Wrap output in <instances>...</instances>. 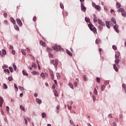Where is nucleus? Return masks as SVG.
I'll list each match as a JSON object with an SVG mask.
<instances>
[{
    "instance_id": "1",
    "label": "nucleus",
    "mask_w": 126,
    "mask_h": 126,
    "mask_svg": "<svg viewBox=\"0 0 126 126\" xmlns=\"http://www.w3.org/2000/svg\"><path fill=\"white\" fill-rule=\"evenodd\" d=\"M89 27L92 31H93L94 33L95 34H97V30L96 29V28L94 27L93 25L92 24L90 23V24L88 25Z\"/></svg>"
},
{
    "instance_id": "2",
    "label": "nucleus",
    "mask_w": 126,
    "mask_h": 126,
    "mask_svg": "<svg viewBox=\"0 0 126 126\" xmlns=\"http://www.w3.org/2000/svg\"><path fill=\"white\" fill-rule=\"evenodd\" d=\"M52 48L54 51H56V52H59V51H63V49L60 46H58L57 45H55L54 46H53Z\"/></svg>"
},
{
    "instance_id": "3",
    "label": "nucleus",
    "mask_w": 126,
    "mask_h": 126,
    "mask_svg": "<svg viewBox=\"0 0 126 126\" xmlns=\"http://www.w3.org/2000/svg\"><path fill=\"white\" fill-rule=\"evenodd\" d=\"M51 63H53V64L54 65L56 68L58 67V64H59V62L58 61L57 59H55V60H51Z\"/></svg>"
},
{
    "instance_id": "4",
    "label": "nucleus",
    "mask_w": 126,
    "mask_h": 126,
    "mask_svg": "<svg viewBox=\"0 0 126 126\" xmlns=\"http://www.w3.org/2000/svg\"><path fill=\"white\" fill-rule=\"evenodd\" d=\"M40 76L42 77V79H45L46 77H48V76H49V75L47 73L42 72L40 74Z\"/></svg>"
},
{
    "instance_id": "5",
    "label": "nucleus",
    "mask_w": 126,
    "mask_h": 126,
    "mask_svg": "<svg viewBox=\"0 0 126 126\" xmlns=\"http://www.w3.org/2000/svg\"><path fill=\"white\" fill-rule=\"evenodd\" d=\"M105 24L106 26V27H107V28L110 29V25H111V26H113V25H114L112 23L111 21H106L105 22Z\"/></svg>"
},
{
    "instance_id": "6",
    "label": "nucleus",
    "mask_w": 126,
    "mask_h": 126,
    "mask_svg": "<svg viewBox=\"0 0 126 126\" xmlns=\"http://www.w3.org/2000/svg\"><path fill=\"white\" fill-rule=\"evenodd\" d=\"M49 73L51 75V79L54 80V79H55V77L54 76V71H53V70H50Z\"/></svg>"
},
{
    "instance_id": "7",
    "label": "nucleus",
    "mask_w": 126,
    "mask_h": 126,
    "mask_svg": "<svg viewBox=\"0 0 126 126\" xmlns=\"http://www.w3.org/2000/svg\"><path fill=\"white\" fill-rule=\"evenodd\" d=\"M97 22L99 25H101V26H105V23L103 22L100 19H97Z\"/></svg>"
},
{
    "instance_id": "8",
    "label": "nucleus",
    "mask_w": 126,
    "mask_h": 126,
    "mask_svg": "<svg viewBox=\"0 0 126 126\" xmlns=\"http://www.w3.org/2000/svg\"><path fill=\"white\" fill-rule=\"evenodd\" d=\"M81 10H82L84 12H85L86 11V7L84 6L83 4V2L81 3Z\"/></svg>"
},
{
    "instance_id": "9",
    "label": "nucleus",
    "mask_w": 126,
    "mask_h": 126,
    "mask_svg": "<svg viewBox=\"0 0 126 126\" xmlns=\"http://www.w3.org/2000/svg\"><path fill=\"white\" fill-rule=\"evenodd\" d=\"M16 21L18 25H19L20 26H22V21H21V20L19 18H17Z\"/></svg>"
},
{
    "instance_id": "10",
    "label": "nucleus",
    "mask_w": 126,
    "mask_h": 126,
    "mask_svg": "<svg viewBox=\"0 0 126 126\" xmlns=\"http://www.w3.org/2000/svg\"><path fill=\"white\" fill-rule=\"evenodd\" d=\"M1 52L2 53L1 54L2 55H1V57H3L5 55H6V51L5 50L2 49Z\"/></svg>"
},
{
    "instance_id": "11",
    "label": "nucleus",
    "mask_w": 126,
    "mask_h": 126,
    "mask_svg": "<svg viewBox=\"0 0 126 126\" xmlns=\"http://www.w3.org/2000/svg\"><path fill=\"white\" fill-rule=\"evenodd\" d=\"M118 28H119V26H118V25L116 24L114 26V29L115 30V31L117 33H119V30H118Z\"/></svg>"
},
{
    "instance_id": "12",
    "label": "nucleus",
    "mask_w": 126,
    "mask_h": 126,
    "mask_svg": "<svg viewBox=\"0 0 126 126\" xmlns=\"http://www.w3.org/2000/svg\"><path fill=\"white\" fill-rule=\"evenodd\" d=\"M3 103V99L2 97H0V107H2V104Z\"/></svg>"
},
{
    "instance_id": "13",
    "label": "nucleus",
    "mask_w": 126,
    "mask_h": 126,
    "mask_svg": "<svg viewBox=\"0 0 126 126\" xmlns=\"http://www.w3.org/2000/svg\"><path fill=\"white\" fill-rule=\"evenodd\" d=\"M66 53H67V55L70 56V57H72V53L71 52H70V51H69L67 49L66 50Z\"/></svg>"
},
{
    "instance_id": "14",
    "label": "nucleus",
    "mask_w": 126,
    "mask_h": 126,
    "mask_svg": "<svg viewBox=\"0 0 126 126\" xmlns=\"http://www.w3.org/2000/svg\"><path fill=\"white\" fill-rule=\"evenodd\" d=\"M32 74L33 75H39L40 74V73L37 71H34L33 72H32Z\"/></svg>"
},
{
    "instance_id": "15",
    "label": "nucleus",
    "mask_w": 126,
    "mask_h": 126,
    "mask_svg": "<svg viewBox=\"0 0 126 126\" xmlns=\"http://www.w3.org/2000/svg\"><path fill=\"white\" fill-rule=\"evenodd\" d=\"M94 22L96 23L97 22V17H96V15L94 14Z\"/></svg>"
},
{
    "instance_id": "16",
    "label": "nucleus",
    "mask_w": 126,
    "mask_h": 126,
    "mask_svg": "<svg viewBox=\"0 0 126 126\" xmlns=\"http://www.w3.org/2000/svg\"><path fill=\"white\" fill-rule=\"evenodd\" d=\"M35 101L38 103V104H41V103H42V100L39 98H36Z\"/></svg>"
},
{
    "instance_id": "17",
    "label": "nucleus",
    "mask_w": 126,
    "mask_h": 126,
    "mask_svg": "<svg viewBox=\"0 0 126 126\" xmlns=\"http://www.w3.org/2000/svg\"><path fill=\"white\" fill-rule=\"evenodd\" d=\"M118 12H122L123 13V12H125V10L123 9V8H121L118 10Z\"/></svg>"
},
{
    "instance_id": "18",
    "label": "nucleus",
    "mask_w": 126,
    "mask_h": 126,
    "mask_svg": "<svg viewBox=\"0 0 126 126\" xmlns=\"http://www.w3.org/2000/svg\"><path fill=\"white\" fill-rule=\"evenodd\" d=\"M113 67L116 71H119V69H118V68L117 67V65H116V64H114Z\"/></svg>"
},
{
    "instance_id": "19",
    "label": "nucleus",
    "mask_w": 126,
    "mask_h": 126,
    "mask_svg": "<svg viewBox=\"0 0 126 126\" xmlns=\"http://www.w3.org/2000/svg\"><path fill=\"white\" fill-rule=\"evenodd\" d=\"M94 7H95V9H97V10H101V7L99 5H96Z\"/></svg>"
},
{
    "instance_id": "20",
    "label": "nucleus",
    "mask_w": 126,
    "mask_h": 126,
    "mask_svg": "<svg viewBox=\"0 0 126 126\" xmlns=\"http://www.w3.org/2000/svg\"><path fill=\"white\" fill-rule=\"evenodd\" d=\"M120 61L121 60L120 59H116L115 61V63H116V64L118 65L119 64V63H120Z\"/></svg>"
},
{
    "instance_id": "21",
    "label": "nucleus",
    "mask_w": 126,
    "mask_h": 126,
    "mask_svg": "<svg viewBox=\"0 0 126 126\" xmlns=\"http://www.w3.org/2000/svg\"><path fill=\"white\" fill-rule=\"evenodd\" d=\"M111 21L114 24H116L117 23V21H116V19H115V18H112L111 19Z\"/></svg>"
},
{
    "instance_id": "22",
    "label": "nucleus",
    "mask_w": 126,
    "mask_h": 126,
    "mask_svg": "<svg viewBox=\"0 0 126 126\" xmlns=\"http://www.w3.org/2000/svg\"><path fill=\"white\" fill-rule=\"evenodd\" d=\"M10 21H11V22H12L13 24H15V23H16V22H15L14 19H13V18H11L10 19Z\"/></svg>"
},
{
    "instance_id": "23",
    "label": "nucleus",
    "mask_w": 126,
    "mask_h": 126,
    "mask_svg": "<svg viewBox=\"0 0 126 126\" xmlns=\"http://www.w3.org/2000/svg\"><path fill=\"white\" fill-rule=\"evenodd\" d=\"M85 20L86 22H89V23H90V22H90V19H89V18L86 17V18H85Z\"/></svg>"
},
{
    "instance_id": "24",
    "label": "nucleus",
    "mask_w": 126,
    "mask_h": 126,
    "mask_svg": "<svg viewBox=\"0 0 126 126\" xmlns=\"http://www.w3.org/2000/svg\"><path fill=\"white\" fill-rule=\"evenodd\" d=\"M105 87H106L105 86V85H102L101 86V91H104V89H105Z\"/></svg>"
},
{
    "instance_id": "25",
    "label": "nucleus",
    "mask_w": 126,
    "mask_h": 126,
    "mask_svg": "<svg viewBox=\"0 0 126 126\" xmlns=\"http://www.w3.org/2000/svg\"><path fill=\"white\" fill-rule=\"evenodd\" d=\"M23 74H24V75L28 76V73H27V72H26V71H25V70H23Z\"/></svg>"
},
{
    "instance_id": "26",
    "label": "nucleus",
    "mask_w": 126,
    "mask_h": 126,
    "mask_svg": "<svg viewBox=\"0 0 126 126\" xmlns=\"http://www.w3.org/2000/svg\"><path fill=\"white\" fill-rule=\"evenodd\" d=\"M94 94L95 95H97L98 94V93L97 92V90L96 88H94Z\"/></svg>"
},
{
    "instance_id": "27",
    "label": "nucleus",
    "mask_w": 126,
    "mask_h": 126,
    "mask_svg": "<svg viewBox=\"0 0 126 126\" xmlns=\"http://www.w3.org/2000/svg\"><path fill=\"white\" fill-rule=\"evenodd\" d=\"M57 77L58 79H59V78H61V74L59 73H56Z\"/></svg>"
},
{
    "instance_id": "28",
    "label": "nucleus",
    "mask_w": 126,
    "mask_h": 126,
    "mask_svg": "<svg viewBox=\"0 0 126 126\" xmlns=\"http://www.w3.org/2000/svg\"><path fill=\"white\" fill-rule=\"evenodd\" d=\"M116 7L117 8H120V7H121V4H120V3H117Z\"/></svg>"
},
{
    "instance_id": "29",
    "label": "nucleus",
    "mask_w": 126,
    "mask_h": 126,
    "mask_svg": "<svg viewBox=\"0 0 126 126\" xmlns=\"http://www.w3.org/2000/svg\"><path fill=\"white\" fill-rule=\"evenodd\" d=\"M56 108H57V111H56L57 113H59L60 112V111H59V110H60V105H57Z\"/></svg>"
},
{
    "instance_id": "30",
    "label": "nucleus",
    "mask_w": 126,
    "mask_h": 126,
    "mask_svg": "<svg viewBox=\"0 0 126 126\" xmlns=\"http://www.w3.org/2000/svg\"><path fill=\"white\" fill-rule=\"evenodd\" d=\"M32 67H34V68L37 67V65L35 63H32Z\"/></svg>"
},
{
    "instance_id": "31",
    "label": "nucleus",
    "mask_w": 126,
    "mask_h": 126,
    "mask_svg": "<svg viewBox=\"0 0 126 126\" xmlns=\"http://www.w3.org/2000/svg\"><path fill=\"white\" fill-rule=\"evenodd\" d=\"M20 109H21V110H23V111H25V108H24V106L20 105Z\"/></svg>"
},
{
    "instance_id": "32",
    "label": "nucleus",
    "mask_w": 126,
    "mask_h": 126,
    "mask_svg": "<svg viewBox=\"0 0 126 126\" xmlns=\"http://www.w3.org/2000/svg\"><path fill=\"white\" fill-rule=\"evenodd\" d=\"M126 85L125 84H123L122 85V87H123V88H124L125 91H126Z\"/></svg>"
},
{
    "instance_id": "33",
    "label": "nucleus",
    "mask_w": 126,
    "mask_h": 126,
    "mask_svg": "<svg viewBox=\"0 0 126 126\" xmlns=\"http://www.w3.org/2000/svg\"><path fill=\"white\" fill-rule=\"evenodd\" d=\"M40 45H42V46H45V45H46L45 42H43L42 41H40Z\"/></svg>"
},
{
    "instance_id": "34",
    "label": "nucleus",
    "mask_w": 126,
    "mask_h": 126,
    "mask_svg": "<svg viewBox=\"0 0 126 126\" xmlns=\"http://www.w3.org/2000/svg\"><path fill=\"white\" fill-rule=\"evenodd\" d=\"M3 88L4 89H7V86L5 84H3Z\"/></svg>"
},
{
    "instance_id": "35",
    "label": "nucleus",
    "mask_w": 126,
    "mask_h": 126,
    "mask_svg": "<svg viewBox=\"0 0 126 126\" xmlns=\"http://www.w3.org/2000/svg\"><path fill=\"white\" fill-rule=\"evenodd\" d=\"M8 80H9V81H12V80H13V78L12 77H8Z\"/></svg>"
},
{
    "instance_id": "36",
    "label": "nucleus",
    "mask_w": 126,
    "mask_h": 126,
    "mask_svg": "<svg viewBox=\"0 0 126 126\" xmlns=\"http://www.w3.org/2000/svg\"><path fill=\"white\" fill-rule=\"evenodd\" d=\"M46 113L45 112H43L41 114L42 117L43 118H45V117H46Z\"/></svg>"
},
{
    "instance_id": "37",
    "label": "nucleus",
    "mask_w": 126,
    "mask_h": 126,
    "mask_svg": "<svg viewBox=\"0 0 126 126\" xmlns=\"http://www.w3.org/2000/svg\"><path fill=\"white\" fill-rule=\"evenodd\" d=\"M14 28L16 30H17V31H19V28H18V26H17V25L14 26Z\"/></svg>"
},
{
    "instance_id": "38",
    "label": "nucleus",
    "mask_w": 126,
    "mask_h": 126,
    "mask_svg": "<svg viewBox=\"0 0 126 126\" xmlns=\"http://www.w3.org/2000/svg\"><path fill=\"white\" fill-rule=\"evenodd\" d=\"M68 85L71 87L72 89H73V85H72V84H71V83H68Z\"/></svg>"
},
{
    "instance_id": "39",
    "label": "nucleus",
    "mask_w": 126,
    "mask_h": 126,
    "mask_svg": "<svg viewBox=\"0 0 126 126\" xmlns=\"http://www.w3.org/2000/svg\"><path fill=\"white\" fill-rule=\"evenodd\" d=\"M83 80H84V81H87V79H86L87 78L86 76L83 75Z\"/></svg>"
},
{
    "instance_id": "40",
    "label": "nucleus",
    "mask_w": 126,
    "mask_h": 126,
    "mask_svg": "<svg viewBox=\"0 0 126 126\" xmlns=\"http://www.w3.org/2000/svg\"><path fill=\"white\" fill-rule=\"evenodd\" d=\"M60 7H61V8H62V9H63L64 8L63 4L62 3V2H60Z\"/></svg>"
},
{
    "instance_id": "41",
    "label": "nucleus",
    "mask_w": 126,
    "mask_h": 126,
    "mask_svg": "<svg viewBox=\"0 0 126 126\" xmlns=\"http://www.w3.org/2000/svg\"><path fill=\"white\" fill-rule=\"evenodd\" d=\"M98 29H99L100 30V31H102V30H103V26H98Z\"/></svg>"
},
{
    "instance_id": "42",
    "label": "nucleus",
    "mask_w": 126,
    "mask_h": 126,
    "mask_svg": "<svg viewBox=\"0 0 126 126\" xmlns=\"http://www.w3.org/2000/svg\"><path fill=\"white\" fill-rule=\"evenodd\" d=\"M13 67L14 68V70H16V69H17L16 65H15V63L13 64Z\"/></svg>"
},
{
    "instance_id": "43",
    "label": "nucleus",
    "mask_w": 126,
    "mask_h": 126,
    "mask_svg": "<svg viewBox=\"0 0 126 126\" xmlns=\"http://www.w3.org/2000/svg\"><path fill=\"white\" fill-rule=\"evenodd\" d=\"M96 80L98 83H100V78L97 77L96 78Z\"/></svg>"
},
{
    "instance_id": "44",
    "label": "nucleus",
    "mask_w": 126,
    "mask_h": 126,
    "mask_svg": "<svg viewBox=\"0 0 126 126\" xmlns=\"http://www.w3.org/2000/svg\"><path fill=\"white\" fill-rule=\"evenodd\" d=\"M9 69L10 72H13V68H12V67H9Z\"/></svg>"
},
{
    "instance_id": "45",
    "label": "nucleus",
    "mask_w": 126,
    "mask_h": 126,
    "mask_svg": "<svg viewBox=\"0 0 126 126\" xmlns=\"http://www.w3.org/2000/svg\"><path fill=\"white\" fill-rule=\"evenodd\" d=\"M49 58H54V55H53V54H52V53H49Z\"/></svg>"
},
{
    "instance_id": "46",
    "label": "nucleus",
    "mask_w": 126,
    "mask_h": 126,
    "mask_svg": "<svg viewBox=\"0 0 126 126\" xmlns=\"http://www.w3.org/2000/svg\"><path fill=\"white\" fill-rule=\"evenodd\" d=\"M21 53L23 54V55H24V56H25L26 55V53H25V51H24V50H21Z\"/></svg>"
},
{
    "instance_id": "47",
    "label": "nucleus",
    "mask_w": 126,
    "mask_h": 126,
    "mask_svg": "<svg viewBox=\"0 0 126 126\" xmlns=\"http://www.w3.org/2000/svg\"><path fill=\"white\" fill-rule=\"evenodd\" d=\"M4 71L5 72H7V73H9V70H8V69H4Z\"/></svg>"
},
{
    "instance_id": "48",
    "label": "nucleus",
    "mask_w": 126,
    "mask_h": 126,
    "mask_svg": "<svg viewBox=\"0 0 126 126\" xmlns=\"http://www.w3.org/2000/svg\"><path fill=\"white\" fill-rule=\"evenodd\" d=\"M99 42H100V39H96L95 44H99Z\"/></svg>"
},
{
    "instance_id": "49",
    "label": "nucleus",
    "mask_w": 126,
    "mask_h": 126,
    "mask_svg": "<svg viewBox=\"0 0 126 126\" xmlns=\"http://www.w3.org/2000/svg\"><path fill=\"white\" fill-rule=\"evenodd\" d=\"M14 87L16 89V91H18V87H17V86H16V84H14Z\"/></svg>"
},
{
    "instance_id": "50",
    "label": "nucleus",
    "mask_w": 126,
    "mask_h": 126,
    "mask_svg": "<svg viewBox=\"0 0 126 126\" xmlns=\"http://www.w3.org/2000/svg\"><path fill=\"white\" fill-rule=\"evenodd\" d=\"M24 121H25V122L26 125L27 126L28 123V122L27 121V119H26V118H25V119H24Z\"/></svg>"
},
{
    "instance_id": "51",
    "label": "nucleus",
    "mask_w": 126,
    "mask_h": 126,
    "mask_svg": "<svg viewBox=\"0 0 126 126\" xmlns=\"http://www.w3.org/2000/svg\"><path fill=\"white\" fill-rule=\"evenodd\" d=\"M104 84H105V85H107V84H109V81H105Z\"/></svg>"
},
{
    "instance_id": "52",
    "label": "nucleus",
    "mask_w": 126,
    "mask_h": 126,
    "mask_svg": "<svg viewBox=\"0 0 126 126\" xmlns=\"http://www.w3.org/2000/svg\"><path fill=\"white\" fill-rule=\"evenodd\" d=\"M112 48L113 50H117V48L115 45H113Z\"/></svg>"
},
{
    "instance_id": "53",
    "label": "nucleus",
    "mask_w": 126,
    "mask_h": 126,
    "mask_svg": "<svg viewBox=\"0 0 126 126\" xmlns=\"http://www.w3.org/2000/svg\"><path fill=\"white\" fill-rule=\"evenodd\" d=\"M73 85H74V86L75 87H76V86H77V82H75V83H74Z\"/></svg>"
},
{
    "instance_id": "54",
    "label": "nucleus",
    "mask_w": 126,
    "mask_h": 126,
    "mask_svg": "<svg viewBox=\"0 0 126 126\" xmlns=\"http://www.w3.org/2000/svg\"><path fill=\"white\" fill-rule=\"evenodd\" d=\"M7 112H9V107L8 106H6V107Z\"/></svg>"
},
{
    "instance_id": "55",
    "label": "nucleus",
    "mask_w": 126,
    "mask_h": 126,
    "mask_svg": "<svg viewBox=\"0 0 126 126\" xmlns=\"http://www.w3.org/2000/svg\"><path fill=\"white\" fill-rule=\"evenodd\" d=\"M122 16H123L124 17H126V13H122Z\"/></svg>"
},
{
    "instance_id": "56",
    "label": "nucleus",
    "mask_w": 126,
    "mask_h": 126,
    "mask_svg": "<svg viewBox=\"0 0 126 126\" xmlns=\"http://www.w3.org/2000/svg\"><path fill=\"white\" fill-rule=\"evenodd\" d=\"M19 89L21 90H24L23 87H22L21 86H19Z\"/></svg>"
},
{
    "instance_id": "57",
    "label": "nucleus",
    "mask_w": 126,
    "mask_h": 126,
    "mask_svg": "<svg viewBox=\"0 0 126 126\" xmlns=\"http://www.w3.org/2000/svg\"><path fill=\"white\" fill-rule=\"evenodd\" d=\"M48 50L49 53H50V52L53 51V49L51 48H48Z\"/></svg>"
},
{
    "instance_id": "58",
    "label": "nucleus",
    "mask_w": 126,
    "mask_h": 126,
    "mask_svg": "<svg viewBox=\"0 0 126 126\" xmlns=\"http://www.w3.org/2000/svg\"><path fill=\"white\" fill-rule=\"evenodd\" d=\"M52 88L53 89H56V85H55V84L53 85Z\"/></svg>"
},
{
    "instance_id": "59",
    "label": "nucleus",
    "mask_w": 126,
    "mask_h": 126,
    "mask_svg": "<svg viewBox=\"0 0 126 126\" xmlns=\"http://www.w3.org/2000/svg\"><path fill=\"white\" fill-rule=\"evenodd\" d=\"M36 19H37V18L36 17V16H34L33 18V21H36Z\"/></svg>"
},
{
    "instance_id": "60",
    "label": "nucleus",
    "mask_w": 126,
    "mask_h": 126,
    "mask_svg": "<svg viewBox=\"0 0 126 126\" xmlns=\"http://www.w3.org/2000/svg\"><path fill=\"white\" fill-rule=\"evenodd\" d=\"M116 125L117 124L116 122H113V123L112 124V126H116Z\"/></svg>"
},
{
    "instance_id": "61",
    "label": "nucleus",
    "mask_w": 126,
    "mask_h": 126,
    "mask_svg": "<svg viewBox=\"0 0 126 126\" xmlns=\"http://www.w3.org/2000/svg\"><path fill=\"white\" fill-rule=\"evenodd\" d=\"M54 94L55 96H56V97L58 96V92H55Z\"/></svg>"
},
{
    "instance_id": "62",
    "label": "nucleus",
    "mask_w": 126,
    "mask_h": 126,
    "mask_svg": "<svg viewBox=\"0 0 126 126\" xmlns=\"http://www.w3.org/2000/svg\"><path fill=\"white\" fill-rule=\"evenodd\" d=\"M12 53L13 54V55H15V51H14V50H12Z\"/></svg>"
},
{
    "instance_id": "63",
    "label": "nucleus",
    "mask_w": 126,
    "mask_h": 126,
    "mask_svg": "<svg viewBox=\"0 0 126 126\" xmlns=\"http://www.w3.org/2000/svg\"><path fill=\"white\" fill-rule=\"evenodd\" d=\"M119 58V56L118 55H115V59L116 60H118V58Z\"/></svg>"
},
{
    "instance_id": "64",
    "label": "nucleus",
    "mask_w": 126,
    "mask_h": 126,
    "mask_svg": "<svg viewBox=\"0 0 126 126\" xmlns=\"http://www.w3.org/2000/svg\"><path fill=\"white\" fill-rule=\"evenodd\" d=\"M4 16L6 18L7 17V13H4Z\"/></svg>"
}]
</instances>
